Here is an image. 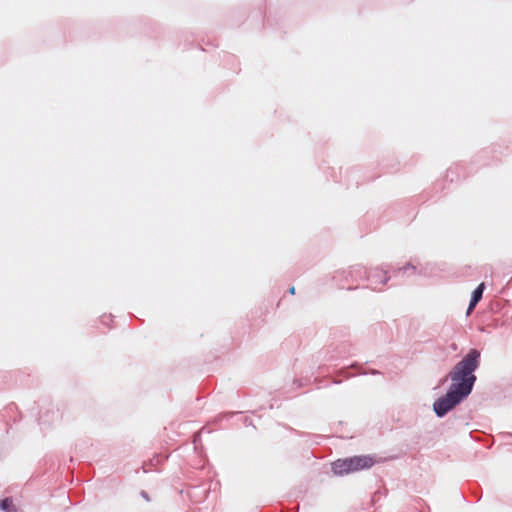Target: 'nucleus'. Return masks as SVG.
Segmentation results:
<instances>
[{
	"instance_id": "f257e3e1",
	"label": "nucleus",
	"mask_w": 512,
	"mask_h": 512,
	"mask_svg": "<svg viewBox=\"0 0 512 512\" xmlns=\"http://www.w3.org/2000/svg\"><path fill=\"white\" fill-rule=\"evenodd\" d=\"M480 364L481 351L477 348H470L452 367L447 376L440 380V384H444L449 379L451 384L445 394L438 397L432 405L433 412L438 418H444L471 395L477 381L475 372L479 369Z\"/></svg>"
},
{
	"instance_id": "f03ea898",
	"label": "nucleus",
	"mask_w": 512,
	"mask_h": 512,
	"mask_svg": "<svg viewBox=\"0 0 512 512\" xmlns=\"http://www.w3.org/2000/svg\"><path fill=\"white\" fill-rule=\"evenodd\" d=\"M375 464L371 455H355L337 459L331 463V470L336 476H343L364 469H369Z\"/></svg>"
},
{
	"instance_id": "7ed1b4c3",
	"label": "nucleus",
	"mask_w": 512,
	"mask_h": 512,
	"mask_svg": "<svg viewBox=\"0 0 512 512\" xmlns=\"http://www.w3.org/2000/svg\"><path fill=\"white\" fill-rule=\"evenodd\" d=\"M354 350V346L349 341H342L338 344L331 343L319 352L318 358L327 362H332L334 360L354 355Z\"/></svg>"
},
{
	"instance_id": "20e7f679",
	"label": "nucleus",
	"mask_w": 512,
	"mask_h": 512,
	"mask_svg": "<svg viewBox=\"0 0 512 512\" xmlns=\"http://www.w3.org/2000/svg\"><path fill=\"white\" fill-rule=\"evenodd\" d=\"M388 271L383 268H374L367 270L366 280L371 284L385 285L390 277L387 276Z\"/></svg>"
},
{
	"instance_id": "39448f33",
	"label": "nucleus",
	"mask_w": 512,
	"mask_h": 512,
	"mask_svg": "<svg viewBox=\"0 0 512 512\" xmlns=\"http://www.w3.org/2000/svg\"><path fill=\"white\" fill-rule=\"evenodd\" d=\"M485 289H486L485 282H481L472 291L471 297H470V301H469V304H468V309H467L468 312L472 311L477 306V304L482 300L483 293H484Z\"/></svg>"
},
{
	"instance_id": "423d86ee",
	"label": "nucleus",
	"mask_w": 512,
	"mask_h": 512,
	"mask_svg": "<svg viewBox=\"0 0 512 512\" xmlns=\"http://www.w3.org/2000/svg\"><path fill=\"white\" fill-rule=\"evenodd\" d=\"M168 456H163L161 454H155L152 459L143 462L141 469L143 472L147 473L150 471H158L157 467L160 466L165 460H167Z\"/></svg>"
},
{
	"instance_id": "0eeeda50",
	"label": "nucleus",
	"mask_w": 512,
	"mask_h": 512,
	"mask_svg": "<svg viewBox=\"0 0 512 512\" xmlns=\"http://www.w3.org/2000/svg\"><path fill=\"white\" fill-rule=\"evenodd\" d=\"M333 280L338 288L344 289L345 284L351 282L349 270H337L333 274Z\"/></svg>"
},
{
	"instance_id": "6e6552de",
	"label": "nucleus",
	"mask_w": 512,
	"mask_h": 512,
	"mask_svg": "<svg viewBox=\"0 0 512 512\" xmlns=\"http://www.w3.org/2000/svg\"><path fill=\"white\" fill-rule=\"evenodd\" d=\"M351 282L366 280L367 269L360 264L353 265L349 268Z\"/></svg>"
},
{
	"instance_id": "1a4fd4ad",
	"label": "nucleus",
	"mask_w": 512,
	"mask_h": 512,
	"mask_svg": "<svg viewBox=\"0 0 512 512\" xmlns=\"http://www.w3.org/2000/svg\"><path fill=\"white\" fill-rule=\"evenodd\" d=\"M59 417V411L58 410H47L45 413H40L39 416V424L40 425H49Z\"/></svg>"
},
{
	"instance_id": "9d476101",
	"label": "nucleus",
	"mask_w": 512,
	"mask_h": 512,
	"mask_svg": "<svg viewBox=\"0 0 512 512\" xmlns=\"http://www.w3.org/2000/svg\"><path fill=\"white\" fill-rule=\"evenodd\" d=\"M0 510L3 512H19L17 506L13 503L12 497H5L2 499Z\"/></svg>"
},
{
	"instance_id": "9b49d317",
	"label": "nucleus",
	"mask_w": 512,
	"mask_h": 512,
	"mask_svg": "<svg viewBox=\"0 0 512 512\" xmlns=\"http://www.w3.org/2000/svg\"><path fill=\"white\" fill-rule=\"evenodd\" d=\"M353 368H357V372L356 374H360V375H367V374H371V375H379L381 374V372L379 370H376V369H370L368 371H365L363 370L362 366L358 363H353L351 365Z\"/></svg>"
},
{
	"instance_id": "f8f14e48",
	"label": "nucleus",
	"mask_w": 512,
	"mask_h": 512,
	"mask_svg": "<svg viewBox=\"0 0 512 512\" xmlns=\"http://www.w3.org/2000/svg\"><path fill=\"white\" fill-rule=\"evenodd\" d=\"M416 271V267L411 264V263H407L405 264L403 267L401 268H398L397 270L394 271L395 274H400V273H407V272H411V273H415Z\"/></svg>"
},
{
	"instance_id": "ddd939ff",
	"label": "nucleus",
	"mask_w": 512,
	"mask_h": 512,
	"mask_svg": "<svg viewBox=\"0 0 512 512\" xmlns=\"http://www.w3.org/2000/svg\"><path fill=\"white\" fill-rule=\"evenodd\" d=\"M454 170H458V166H456L455 168L450 167V168L447 170V173H446V178H447V179H450V181H451V182H453V181H454V178H453Z\"/></svg>"
},
{
	"instance_id": "4468645a",
	"label": "nucleus",
	"mask_w": 512,
	"mask_h": 512,
	"mask_svg": "<svg viewBox=\"0 0 512 512\" xmlns=\"http://www.w3.org/2000/svg\"><path fill=\"white\" fill-rule=\"evenodd\" d=\"M112 320V315H103L101 317V322L104 324V325H108V321H111Z\"/></svg>"
},
{
	"instance_id": "2eb2a0df",
	"label": "nucleus",
	"mask_w": 512,
	"mask_h": 512,
	"mask_svg": "<svg viewBox=\"0 0 512 512\" xmlns=\"http://www.w3.org/2000/svg\"><path fill=\"white\" fill-rule=\"evenodd\" d=\"M382 496V492L380 490L376 491L372 497L373 502L378 501Z\"/></svg>"
},
{
	"instance_id": "dca6fc26",
	"label": "nucleus",
	"mask_w": 512,
	"mask_h": 512,
	"mask_svg": "<svg viewBox=\"0 0 512 512\" xmlns=\"http://www.w3.org/2000/svg\"><path fill=\"white\" fill-rule=\"evenodd\" d=\"M342 370H343V371H342V374H343V375H344V377H346V378H349V377H351V376L353 375V374L349 373V368H348V367H345V368H343Z\"/></svg>"
},
{
	"instance_id": "f3484780",
	"label": "nucleus",
	"mask_w": 512,
	"mask_h": 512,
	"mask_svg": "<svg viewBox=\"0 0 512 512\" xmlns=\"http://www.w3.org/2000/svg\"><path fill=\"white\" fill-rule=\"evenodd\" d=\"M140 495H141V497H143L146 501H149V500H150L149 494H148L145 490H142V491L140 492Z\"/></svg>"
},
{
	"instance_id": "a211bd4d",
	"label": "nucleus",
	"mask_w": 512,
	"mask_h": 512,
	"mask_svg": "<svg viewBox=\"0 0 512 512\" xmlns=\"http://www.w3.org/2000/svg\"><path fill=\"white\" fill-rule=\"evenodd\" d=\"M473 494L476 497V501H480V499L482 498V493L475 490V491H473Z\"/></svg>"
},
{
	"instance_id": "6ab92c4d",
	"label": "nucleus",
	"mask_w": 512,
	"mask_h": 512,
	"mask_svg": "<svg viewBox=\"0 0 512 512\" xmlns=\"http://www.w3.org/2000/svg\"><path fill=\"white\" fill-rule=\"evenodd\" d=\"M288 292H289L291 295H294V294H295V287H294V286H291V287L288 289Z\"/></svg>"
},
{
	"instance_id": "aec40b11",
	"label": "nucleus",
	"mask_w": 512,
	"mask_h": 512,
	"mask_svg": "<svg viewBox=\"0 0 512 512\" xmlns=\"http://www.w3.org/2000/svg\"><path fill=\"white\" fill-rule=\"evenodd\" d=\"M333 383L334 384H339V383H341V381L340 380H335V381H333Z\"/></svg>"
},
{
	"instance_id": "412c9836",
	"label": "nucleus",
	"mask_w": 512,
	"mask_h": 512,
	"mask_svg": "<svg viewBox=\"0 0 512 512\" xmlns=\"http://www.w3.org/2000/svg\"><path fill=\"white\" fill-rule=\"evenodd\" d=\"M474 434H475V432H470V433H469V435H470L472 438H474Z\"/></svg>"
},
{
	"instance_id": "4be33fe9",
	"label": "nucleus",
	"mask_w": 512,
	"mask_h": 512,
	"mask_svg": "<svg viewBox=\"0 0 512 512\" xmlns=\"http://www.w3.org/2000/svg\"><path fill=\"white\" fill-rule=\"evenodd\" d=\"M506 435H507V436H509V437H512V434H511V433H507Z\"/></svg>"
}]
</instances>
